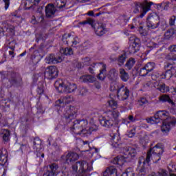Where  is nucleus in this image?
Wrapping results in <instances>:
<instances>
[{"label":"nucleus","instance_id":"obj_22","mask_svg":"<svg viewBox=\"0 0 176 176\" xmlns=\"http://www.w3.org/2000/svg\"><path fill=\"white\" fill-rule=\"evenodd\" d=\"M94 30L98 36H102L107 32V29H105L104 25H98L96 27H94Z\"/></svg>","mask_w":176,"mask_h":176},{"label":"nucleus","instance_id":"obj_39","mask_svg":"<svg viewBox=\"0 0 176 176\" xmlns=\"http://www.w3.org/2000/svg\"><path fill=\"white\" fill-rule=\"evenodd\" d=\"M129 96H130V90L127 89H122V101H124V100H127L129 98Z\"/></svg>","mask_w":176,"mask_h":176},{"label":"nucleus","instance_id":"obj_56","mask_svg":"<svg viewBox=\"0 0 176 176\" xmlns=\"http://www.w3.org/2000/svg\"><path fill=\"white\" fill-rule=\"evenodd\" d=\"M164 68L165 69H173V65L171 63H166V65H164Z\"/></svg>","mask_w":176,"mask_h":176},{"label":"nucleus","instance_id":"obj_5","mask_svg":"<svg viewBox=\"0 0 176 176\" xmlns=\"http://www.w3.org/2000/svg\"><path fill=\"white\" fill-rule=\"evenodd\" d=\"M91 168H89V164L86 161L77 162L72 166L73 173H78L76 175L86 176V173L90 171Z\"/></svg>","mask_w":176,"mask_h":176},{"label":"nucleus","instance_id":"obj_49","mask_svg":"<svg viewBox=\"0 0 176 176\" xmlns=\"http://www.w3.org/2000/svg\"><path fill=\"white\" fill-rule=\"evenodd\" d=\"M175 21H176V16L173 15L169 19V25L171 27H173V25H175Z\"/></svg>","mask_w":176,"mask_h":176},{"label":"nucleus","instance_id":"obj_9","mask_svg":"<svg viewBox=\"0 0 176 176\" xmlns=\"http://www.w3.org/2000/svg\"><path fill=\"white\" fill-rule=\"evenodd\" d=\"M176 124V118L174 117L169 118L168 121H164L161 126V131L164 135H168L170 130H171V126Z\"/></svg>","mask_w":176,"mask_h":176},{"label":"nucleus","instance_id":"obj_4","mask_svg":"<svg viewBox=\"0 0 176 176\" xmlns=\"http://www.w3.org/2000/svg\"><path fill=\"white\" fill-rule=\"evenodd\" d=\"M170 113L166 111H157L153 117H151L146 118V120L147 123H150L151 124H156L160 123V120H163V122L168 121L169 118H173L168 116Z\"/></svg>","mask_w":176,"mask_h":176},{"label":"nucleus","instance_id":"obj_8","mask_svg":"<svg viewBox=\"0 0 176 176\" xmlns=\"http://www.w3.org/2000/svg\"><path fill=\"white\" fill-rule=\"evenodd\" d=\"M146 25L151 30H155L160 25V17L156 14H150L146 19Z\"/></svg>","mask_w":176,"mask_h":176},{"label":"nucleus","instance_id":"obj_41","mask_svg":"<svg viewBox=\"0 0 176 176\" xmlns=\"http://www.w3.org/2000/svg\"><path fill=\"white\" fill-rule=\"evenodd\" d=\"M174 35V30L173 29H169L164 34V39H170L171 36Z\"/></svg>","mask_w":176,"mask_h":176},{"label":"nucleus","instance_id":"obj_14","mask_svg":"<svg viewBox=\"0 0 176 176\" xmlns=\"http://www.w3.org/2000/svg\"><path fill=\"white\" fill-rule=\"evenodd\" d=\"M54 87L56 89H60V87H64L65 89H76V85L71 84L67 81H63L61 79L57 80L54 83Z\"/></svg>","mask_w":176,"mask_h":176},{"label":"nucleus","instance_id":"obj_42","mask_svg":"<svg viewBox=\"0 0 176 176\" xmlns=\"http://www.w3.org/2000/svg\"><path fill=\"white\" fill-rule=\"evenodd\" d=\"M126 58H127L126 53H124L121 56H120V57L118 58V65H123V64H124V61H126Z\"/></svg>","mask_w":176,"mask_h":176},{"label":"nucleus","instance_id":"obj_61","mask_svg":"<svg viewBox=\"0 0 176 176\" xmlns=\"http://www.w3.org/2000/svg\"><path fill=\"white\" fill-rule=\"evenodd\" d=\"M160 175L161 176H167V172L165 170H161L160 172Z\"/></svg>","mask_w":176,"mask_h":176},{"label":"nucleus","instance_id":"obj_16","mask_svg":"<svg viewBox=\"0 0 176 176\" xmlns=\"http://www.w3.org/2000/svg\"><path fill=\"white\" fill-rule=\"evenodd\" d=\"M62 159L65 160L67 164H69V163H74V162H76V160L79 159V155L76 153L69 152L65 155H62Z\"/></svg>","mask_w":176,"mask_h":176},{"label":"nucleus","instance_id":"obj_36","mask_svg":"<svg viewBox=\"0 0 176 176\" xmlns=\"http://www.w3.org/2000/svg\"><path fill=\"white\" fill-rule=\"evenodd\" d=\"M107 104L110 108H112L113 109H116L118 108V102L113 99H111L110 100H108Z\"/></svg>","mask_w":176,"mask_h":176},{"label":"nucleus","instance_id":"obj_43","mask_svg":"<svg viewBox=\"0 0 176 176\" xmlns=\"http://www.w3.org/2000/svg\"><path fill=\"white\" fill-rule=\"evenodd\" d=\"M144 67L148 72H152L155 68V63H148Z\"/></svg>","mask_w":176,"mask_h":176},{"label":"nucleus","instance_id":"obj_55","mask_svg":"<svg viewBox=\"0 0 176 176\" xmlns=\"http://www.w3.org/2000/svg\"><path fill=\"white\" fill-rule=\"evenodd\" d=\"M3 1L5 3L6 10H8V9L9 8V6L10 5V0H3Z\"/></svg>","mask_w":176,"mask_h":176},{"label":"nucleus","instance_id":"obj_19","mask_svg":"<svg viewBox=\"0 0 176 176\" xmlns=\"http://www.w3.org/2000/svg\"><path fill=\"white\" fill-rule=\"evenodd\" d=\"M80 80L84 83H93L96 82V77L91 75H83L80 77Z\"/></svg>","mask_w":176,"mask_h":176},{"label":"nucleus","instance_id":"obj_7","mask_svg":"<svg viewBox=\"0 0 176 176\" xmlns=\"http://www.w3.org/2000/svg\"><path fill=\"white\" fill-rule=\"evenodd\" d=\"M63 115L67 122L69 123L71 120H74V119L76 118V115H78V108L75 106H67L64 109Z\"/></svg>","mask_w":176,"mask_h":176},{"label":"nucleus","instance_id":"obj_53","mask_svg":"<svg viewBox=\"0 0 176 176\" xmlns=\"http://www.w3.org/2000/svg\"><path fill=\"white\" fill-rule=\"evenodd\" d=\"M168 50L171 53H176V45H171L168 47Z\"/></svg>","mask_w":176,"mask_h":176},{"label":"nucleus","instance_id":"obj_44","mask_svg":"<svg viewBox=\"0 0 176 176\" xmlns=\"http://www.w3.org/2000/svg\"><path fill=\"white\" fill-rule=\"evenodd\" d=\"M121 176H135V174H134L133 168H129L126 169L125 173H122Z\"/></svg>","mask_w":176,"mask_h":176},{"label":"nucleus","instance_id":"obj_57","mask_svg":"<svg viewBox=\"0 0 176 176\" xmlns=\"http://www.w3.org/2000/svg\"><path fill=\"white\" fill-rule=\"evenodd\" d=\"M61 104H64V102H63V100H61V99H59L56 101L55 105L56 107H61Z\"/></svg>","mask_w":176,"mask_h":176},{"label":"nucleus","instance_id":"obj_48","mask_svg":"<svg viewBox=\"0 0 176 176\" xmlns=\"http://www.w3.org/2000/svg\"><path fill=\"white\" fill-rule=\"evenodd\" d=\"M70 38H71V34H65L63 36L62 41H63V42H65L66 41V43H68V42H69Z\"/></svg>","mask_w":176,"mask_h":176},{"label":"nucleus","instance_id":"obj_54","mask_svg":"<svg viewBox=\"0 0 176 176\" xmlns=\"http://www.w3.org/2000/svg\"><path fill=\"white\" fill-rule=\"evenodd\" d=\"M78 144H80V145H87V146H89V142L88 141H83L81 139H79L78 140Z\"/></svg>","mask_w":176,"mask_h":176},{"label":"nucleus","instance_id":"obj_29","mask_svg":"<svg viewBox=\"0 0 176 176\" xmlns=\"http://www.w3.org/2000/svg\"><path fill=\"white\" fill-rule=\"evenodd\" d=\"M66 3L67 0H56L53 5L54 8H58V9H63V8L65 7Z\"/></svg>","mask_w":176,"mask_h":176},{"label":"nucleus","instance_id":"obj_46","mask_svg":"<svg viewBox=\"0 0 176 176\" xmlns=\"http://www.w3.org/2000/svg\"><path fill=\"white\" fill-rule=\"evenodd\" d=\"M140 76H146L148 74H149V72L146 69V68L144 67L140 69Z\"/></svg>","mask_w":176,"mask_h":176},{"label":"nucleus","instance_id":"obj_37","mask_svg":"<svg viewBox=\"0 0 176 176\" xmlns=\"http://www.w3.org/2000/svg\"><path fill=\"white\" fill-rule=\"evenodd\" d=\"M161 156H162V155H160V154H155V153H151V160H152L155 163H157V162H159V160H160Z\"/></svg>","mask_w":176,"mask_h":176},{"label":"nucleus","instance_id":"obj_58","mask_svg":"<svg viewBox=\"0 0 176 176\" xmlns=\"http://www.w3.org/2000/svg\"><path fill=\"white\" fill-rule=\"evenodd\" d=\"M83 63H85V65H89V61H90V58L86 57L82 59Z\"/></svg>","mask_w":176,"mask_h":176},{"label":"nucleus","instance_id":"obj_40","mask_svg":"<svg viewBox=\"0 0 176 176\" xmlns=\"http://www.w3.org/2000/svg\"><path fill=\"white\" fill-rule=\"evenodd\" d=\"M3 25L6 29L7 32H9L12 35H13L14 34V26H9V25L6 26V22H4L3 23Z\"/></svg>","mask_w":176,"mask_h":176},{"label":"nucleus","instance_id":"obj_1","mask_svg":"<svg viewBox=\"0 0 176 176\" xmlns=\"http://www.w3.org/2000/svg\"><path fill=\"white\" fill-rule=\"evenodd\" d=\"M71 131L74 134H91L93 131H97V126H92L89 127V122L87 120H76L73 122Z\"/></svg>","mask_w":176,"mask_h":176},{"label":"nucleus","instance_id":"obj_35","mask_svg":"<svg viewBox=\"0 0 176 176\" xmlns=\"http://www.w3.org/2000/svg\"><path fill=\"white\" fill-rule=\"evenodd\" d=\"M81 25H86V24H89L91 27H94V21L91 18H88L85 21H82L79 23Z\"/></svg>","mask_w":176,"mask_h":176},{"label":"nucleus","instance_id":"obj_2","mask_svg":"<svg viewBox=\"0 0 176 176\" xmlns=\"http://www.w3.org/2000/svg\"><path fill=\"white\" fill-rule=\"evenodd\" d=\"M137 155V151L134 148L125 147L123 149V155H119L111 160L113 164H118V166H123L126 162H130L133 157Z\"/></svg>","mask_w":176,"mask_h":176},{"label":"nucleus","instance_id":"obj_34","mask_svg":"<svg viewBox=\"0 0 176 176\" xmlns=\"http://www.w3.org/2000/svg\"><path fill=\"white\" fill-rule=\"evenodd\" d=\"M160 101L162 102H168L169 104H174V102L172 101L171 98L168 95H162L160 97Z\"/></svg>","mask_w":176,"mask_h":176},{"label":"nucleus","instance_id":"obj_10","mask_svg":"<svg viewBox=\"0 0 176 176\" xmlns=\"http://www.w3.org/2000/svg\"><path fill=\"white\" fill-rule=\"evenodd\" d=\"M163 145L162 144H157L154 147L151 148L147 153L146 160L143 162L144 164L149 163L151 162V153H155L157 155H163Z\"/></svg>","mask_w":176,"mask_h":176},{"label":"nucleus","instance_id":"obj_23","mask_svg":"<svg viewBox=\"0 0 176 176\" xmlns=\"http://www.w3.org/2000/svg\"><path fill=\"white\" fill-rule=\"evenodd\" d=\"M118 70L115 68H113L109 70V74H107V78L110 80H116L118 76Z\"/></svg>","mask_w":176,"mask_h":176},{"label":"nucleus","instance_id":"obj_15","mask_svg":"<svg viewBox=\"0 0 176 176\" xmlns=\"http://www.w3.org/2000/svg\"><path fill=\"white\" fill-rule=\"evenodd\" d=\"M140 46H141V41L140 38L135 37L132 40V45L129 46V50L131 54H134L140 51Z\"/></svg>","mask_w":176,"mask_h":176},{"label":"nucleus","instance_id":"obj_21","mask_svg":"<svg viewBox=\"0 0 176 176\" xmlns=\"http://www.w3.org/2000/svg\"><path fill=\"white\" fill-rule=\"evenodd\" d=\"M103 175L104 176H117L118 173H117L116 168H115L114 166H109L104 170V172L103 173Z\"/></svg>","mask_w":176,"mask_h":176},{"label":"nucleus","instance_id":"obj_33","mask_svg":"<svg viewBox=\"0 0 176 176\" xmlns=\"http://www.w3.org/2000/svg\"><path fill=\"white\" fill-rule=\"evenodd\" d=\"M160 76H162L163 79H170V78L173 77V73L171 72V70L168 69L165 72L162 73Z\"/></svg>","mask_w":176,"mask_h":176},{"label":"nucleus","instance_id":"obj_26","mask_svg":"<svg viewBox=\"0 0 176 176\" xmlns=\"http://www.w3.org/2000/svg\"><path fill=\"white\" fill-rule=\"evenodd\" d=\"M110 137L111 138V140L113 145H114V146H119V144H120V138L119 135L115 133H111Z\"/></svg>","mask_w":176,"mask_h":176},{"label":"nucleus","instance_id":"obj_28","mask_svg":"<svg viewBox=\"0 0 176 176\" xmlns=\"http://www.w3.org/2000/svg\"><path fill=\"white\" fill-rule=\"evenodd\" d=\"M107 66L105 65H102V68L100 71V74L98 75L97 78L99 80H104L105 78H107Z\"/></svg>","mask_w":176,"mask_h":176},{"label":"nucleus","instance_id":"obj_11","mask_svg":"<svg viewBox=\"0 0 176 176\" xmlns=\"http://www.w3.org/2000/svg\"><path fill=\"white\" fill-rule=\"evenodd\" d=\"M144 87L146 89H168V86L166 85L164 82L156 81L155 80L148 81L144 83Z\"/></svg>","mask_w":176,"mask_h":176},{"label":"nucleus","instance_id":"obj_32","mask_svg":"<svg viewBox=\"0 0 176 176\" xmlns=\"http://www.w3.org/2000/svg\"><path fill=\"white\" fill-rule=\"evenodd\" d=\"M60 52L61 53V54H65V56H71L74 54V50H72V48H62L60 50Z\"/></svg>","mask_w":176,"mask_h":176},{"label":"nucleus","instance_id":"obj_59","mask_svg":"<svg viewBox=\"0 0 176 176\" xmlns=\"http://www.w3.org/2000/svg\"><path fill=\"white\" fill-rule=\"evenodd\" d=\"M78 91H79L80 96H85L86 94V91H87V90L82 89H78Z\"/></svg>","mask_w":176,"mask_h":176},{"label":"nucleus","instance_id":"obj_52","mask_svg":"<svg viewBox=\"0 0 176 176\" xmlns=\"http://www.w3.org/2000/svg\"><path fill=\"white\" fill-rule=\"evenodd\" d=\"M135 135V129H131L129 133H128V137L129 138H133Z\"/></svg>","mask_w":176,"mask_h":176},{"label":"nucleus","instance_id":"obj_30","mask_svg":"<svg viewBox=\"0 0 176 176\" xmlns=\"http://www.w3.org/2000/svg\"><path fill=\"white\" fill-rule=\"evenodd\" d=\"M135 64V59L134 58H130L125 64V66L126 67L127 69L130 70L131 68L134 67Z\"/></svg>","mask_w":176,"mask_h":176},{"label":"nucleus","instance_id":"obj_12","mask_svg":"<svg viewBox=\"0 0 176 176\" xmlns=\"http://www.w3.org/2000/svg\"><path fill=\"white\" fill-rule=\"evenodd\" d=\"M21 82V77L19 74L12 72L9 76V83L8 87H17V85Z\"/></svg>","mask_w":176,"mask_h":176},{"label":"nucleus","instance_id":"obj_51","mask_svg":"<svg viewBox=\"0 0 176 176\" xmlns=\"http://www.w3.org/2000/svg\"><path fill=\"white\" fill-rule=\"evenodd\" d=\"M72 38H73V41H72V45H78V43H80V40L78 36H72Z\"/></svg>","mask_w":176,"mask_h":176},{"label":"nucleus","instance_id":"obj_45","mask_svg":"<svg viewBox=\"0 0 176 176\" xmlns=\"http://www.w3.org/2000/svg\"><path fill=\"white\" fill-rule=\"evenodd\" d=\"M72 102H74V98L71 96H66L63 98V104H71Z\"/></svg>","mask_w":176,"mask_h":176},{"label":"nucleus","instance_id":"obj_18","mask_svg":"<svg viewBox=\"0 0 176 176\" xmlns=\"http://www.w3.org/2000/svg\"><path fill=\"white\" fill-rule=\"evenodd\" d=\"M56 7H54V4H48L45 7V16L48 19H52L54 17V14H56Z\"/></svg>","mask_w":176,"mask_h":176},{"label":"nucleus","instance_id":"obj_64","mask_svg":"<svg viewBox=\"0 0 176 176\" xmlns=\"http://www.w3.org/2000/svg\"><path fill=\"white\" fill-rule=\"evenodd\" d=\"M129 120H130V122H135V119L134 118V116H129L128 117Z\"/></svg>","mask_w":176,"mask_h":176},{"label":"nucleus","instance_id":"obj_3","mask_svg":"<svg viewBox=\"0 0 176 176\" xmlns=\"http://www.w3.org/2000/svg\"><path fill=\"white\" fill-rule=\"evenodd\" d=\"M119 112L116 111H109L106 112L105 116L100 120V124L106 129H111L118 121Z\"/></svg>","mask_w":176,"mask_h":176},{"label":"nucleus","instance_id":"obj_6","mask_svg":"<svg viewBox=\"0 0 176 176\" xmlns=\"http://www.w3.org/2000/svg\"><path fill=\"white\" fill-rule=\"evenodd\" d=\"M153 5V2H148V1H144L143 3H138L135 5V8L134 10V13H140V14L139 15V17L140 19H142L145 16L149 10H151V8Z\"/></svg>","mask_w":176,"mask_h":176},{"label":"nucleus","instance_id":"obj_20","mask_svg":"<svg viewBox=\"0 0 176 176\" xmlns=\"http://www.w3.org/2000/svg\"><path fill=\"white\" fill-rule=\"evenodd\" d=\"M58 168V166L56 164H52L50 166V170L45 173L43 176H54Z\"/></svg>","mask_w":176,"mask_h":176},{"label":"nucleus","instance_id":"obj_13","mask_svg":"<svg viewBox=\"0 0 176 176\" xmlns=\"http://www.w3.org/2000/svg\"><path fill=\"white\" fill-rule=\"evenodd\" d=\"M56 76H58V70L56 66H51L46 69L45 72V78L47 79H54Z\"/></svg>","mask_w":176,"mask_h":176},{"label":"nucleus","instance_id":"obj_27","mask_svg":"<svg viewBox=\"0 0 176 176\" xmlns=\"http://www.w3.org/2000/svg\"><path fill=\"white\" fill-rule=\"evenodd\" d=\"M0 162L1 164H6L8 162V153L6 150L0 151Z\"/></svg>","mask_w":176,"mask_h":176},{"label":"nucleus","instance_id":"obj_47","mask_svg":"<svg viewBox=\"0 0 176 176\" xmlns=\"http://www.w3.org/2000/svg\"><path fill=\"white\" fill-rule=\"evenodd\" d=\"M138 104L141 106L145 105V104H148V100L145 98H141L138 100Z\"/></svg>","mask_w":176,"mask_h":176},{"label":"nucleus","instance_id":"obj_17","mask_svg":"<svg viewBox=\"0 0 176 176\" xmlns=\"http://www.w3.org/2000/svg\"><path fill=\"white\" fill-rule=\"evenodd\" d=\"M63 61L61 56H57L53 54H50L45 58V63L47 64H58Z\"/></svg>","mask_w":176,"mask_h":176},{"label":"nucleus","instance_id":"obj_38","mask_svg":"<svg viewBox=\"0 0 176 176\" xmlns=\"http://www.w3.org/2000/svg\"><path fill=\"white\" fill-rule=\"evenodd\" d=\"M14 45V41H11L9 43V47L10 49H11V51H9V54L10 56H11V58H14V52H13V50H14V45Z\"/></svg>","mask_w":176,"mask_h":176},{"label":"nucleus","instance_id":"obj_31","mask_svg":"<svg viewBox=\"0 0 176 176\" xmlns=\"http://www.w3.org/2000/svg\"><path fill=\"white\" fill-rule=\"evenodd\" d=\"M42 146V141L38 138H36L34 140V149L38 151V149H41Z\"/></svg>","mask_w":176,"mask_h":176},{"label":"nucleus","instance_id":"obj_24","mask_svg":"<svg viewBox=\"0 0 176 176\" xmlns=\"http://www.w3.org/2000/svg\"><path fill=\"white\" fill-rule=\"evenodd\" d=\"M2 138L4 144L10 141V131L8 129H2Z\"/></svg>","mask_w":176,"mask_h":176},{"label":"nucleus","instance_id":"obj_60","mask_svg":"<svg viewBox=\"0 0 176 176\" xmlns=\"http://www.w3.org/2000/svg\"><path fill=\"white\" fill-rule=\"evenodd\" d=\"M74 91H75V89H64L63 93L68 94L69 93H74Z\"/></svg>","mask_w":176,"mask_h":176},{"label":"nucleus","instance_id":"obj_62","mask_svg":"<svg viewBox=\"0 0 176 176\" xmlns=\"http://www.w3.org/2000/svg\"><path fill=\"white\" fill-rule=\"evenodd\" d=\"M94 85H95V87H96V89H100V87H101V84L100 83V82L96 81L95 83H94Z\"/></svg>","mask_w":176,"mask_h":176},{"label":"nucleus","instance_id":"obj_63","mask_svg":"<svg viewBox=\"0 0 176 176\" xmlns=\"http://www.w3.org/2000/svg\"><path fill=\"white\" fill-rule=\"evenodd\" d=\"M166 60H172V61H173V54H168L166 56Z\"/></svg>","mask_w":176,"mask_h":176},{"label":"nucleus","instance_id":"obj_25","mask_svg":"<svg viewBox=\"0 0 176 176\" xmlns=\"http://www.w3.org/2000/svg\"><path fill=\"white\" fill-rule=\"evenodd\" d=\"M120 78H121L123 82H127L130 78V76H129V73L126 72V70L123 68L120 69Z\"/></svg>","mask_w":176,"mask_h":176},{"label":"nucleus","instance_id":"obj_50","mask_svg":"<svg viewBox=\"0 0 176 176\" xmlns=\"http://www.w3.org/2000/svg\"><path fill=\"white\" fill-rule=\"evenodd\" d=\"M147 47H150L151 49H153L155 47H159V45L156 43L150 42L147 44Z\"/></svg>","mask_w":176,"mask_h":176}]
</instances>
